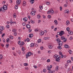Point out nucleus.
Wrapping results in <instances>:
<instances>
[{"instance_id":"obj_6","label":"nucleus","mask_w":73,"mask_h":73,"mask_svg":"<svg viewBox=\"0 0 73 73\" xmlns=\"http://www.w3.org/2000/svg\"><path fill=\"white\" fill-rule=\"evenodd\" d=\"M21 1L20 0H17L16 1V3L17 5H19V4H20Z\"/></svg>"},{"instance_id":"obj_30","label":"nucleus","mask_w":73,"mask_h":73,"mask_svg":"<svg viewBox=\"0 0 73 73\" xmlns=\"http://www.w3.org/2000/svg\"><path fill=\"white\" fill-rule=\"evenodd\" d=\"M61 46H58V49H62V47H61Z\"/></svg>"},{"instance_id":"obj_55","label":"nucleus","mask_w":73,"mask_h":73,"mask_svg":"<svg viewBox=\"0 0 73 73\" xmlns=\"http://www.w3.org/2000/svg\"><path fill=\"white\" fill-rule=\"evenodd\" d=\"M40 23H41V20H38V24H40Z\"/></svg>"},{"instance_id":"obj_36","label":"nucleus","mask_w":73,"mask_h":73,"mask_svg":"<svg viewBox=\"0 0 73 73\" xmlns=\"http://www.w3.org/2000/svg\"><path fill=\"white\" fill-rule=\"evenodd\" d=\"M23 45H24V42H22L21 43V46H23Z\"/></svg>"},{"instance_id":"obj_53","label":"nucleus","mask_w":73,"mask_h":73,"mask_svg":"<svg viewBox=\"0 0 73 73\" xmlns=\"http://www.w3.org/2000/svg\"><path fill=\"white\" fill-rule=\"evenodd\" d=\"M48 19H50V18H51V16L50 15H49L48 16Z\"/></svg>"},{"instance_id":"obj_54","label":"nucleus","mask_w":73,"mask_h":73,"mask_svg":"<svg viewBox=\"0 0 73 73\" xmlns=\"http://www.w3.org/2000/svg\"><path fill=\"white\" fill-rule=\"evenodd\" d=\"M43 49H44V47L42 46L40 47V49H41V50H43Z\"/></svg>"},{"instance_id":"obj_16","label":"nucleus","mask_w":73,"mask_h":73,"mask_svg":"<svg viewBox=\"0 0 73 73\" xmlns=\"http://www.w3.org/2000/svg\"><path fill=\"white\" fill-rule=\"evenodd\" d=\"M59 46H62V45L63 44L62 42L61 41H60L59 42Z\"/></svg>"},{"instance_id":"obj_51","label":"nucleus","mask_w":73,"mask_h":73,"mask_svg":"<svg viewBox=\"0 0 73 73\" xmlns=\"http://www.w3.org/2000/svg\"><path fill=\"white\" fill-rule=\"evenodd\" d=\"M7 28H10V26H9V25H7L6 26Z\"/></svg>"},{"instance_id":"obj_2","label":"nucleus","mask_w":73,"mask_h":73,"mask_svg":"<svg viewBox=\"0 0 73 73\" xmlns=\"http://www.w3.org/2000/svg\"><path fill=\"white\" fill-rule=\"evenodd\" d=\"M47 14H49L50 13L51 15H53L54 14V11L52 9H51V10H48L47 12Z\"/></svg>"},{"instance_id":"obj_24","label":"nucleus","mask_w":73,"mask_h":73,"mask_svg":"<svg viewBox=\"0 0 73 73\" xmlns=\"http://www.w3.org/2000/svg\"><path fill=\"white\" fill-rule=\"evenodd\" d=\"M65 13H69V10H66L65 11Z\"/></svg>"},{"instance_id":"obj_21","label":"nucleus","mask_w":73,"mask_h":73,"mask_svg":"<svg viewBox=\"0 0 73 73\" xmlns=\"http://www.w3.org/2000/svg\"><path fill=\"white\" fill-rule=\"evenodd\" d=\"M54 24L56 25H57V24H58V23H57V21L56 20H54Z\"/></svg>"},{"instance_id":"obj_3","label":"nucleus","mask_w":73,"mask_h":73,"mask_svg":"<svg viewBox=\"0 0 73 73\" xmlns=\"http://www.w3.org/2000/svg\"><path fill=\"white\" fill-rule=\"evenodd\" d=\"M32 55V52H29L27 53V55H26V57L27 58H28V57H30L31 55Z\"/></svg>"},{"instance_id":"obj_62","label":"nucleus","mask_w":73,"mask_h":73,"mask_svg":"<svg viewBox=\"0 0 73 73\" xmlns=\"http://www.w3.org/2000/svg\"><path fill=\"white\" fill-rule=\"evenodd\" d=\"M5 33H3V34H2V36L3 37H4V36H5Z\"/></svg>"},{"instance_id":"obj_33","label":"nucleus","mask_w":73,"mask_h":73,"mask_svg":"<svg viewBox=\"0 0 73 73\" xmlns=\"http://www.w3.org/2000/svg\"><path fill=\"white\" fill-rule=\"evenodd\" d=\"M10 39L9 38H7L6 39V42H8L10 41Z\"/></svg>"},{"instance_id":"obj_22","label":"nucleus","mask_w":73,"mask_h":73,"mask_svg":"<svg viewBox=\"0 0 73 73\" xmlns=\"http://www.w3.org/2000/svg\"><path fill=\"white\" fill-rule=\"evenodd\" d=\"M12 32H16V30L15 29H13L12 30Z\"/></svg>"},{"instance_id":"obj_60","label":"nucleus","mask_w":73,"mask_h":73,"mask_svg":"<svg viewBox=\"0 0 73 73\" xmlns=\"http://www.w3.org/2000/svg\"><path fill=\"white\" fill-rule=\"evenodd\" d=\"M27 40L28 42H29V39L28 38H27Z\"/></svg>"},{"instance_id":"obj_41","label":"nucleus","mask_w":73,"mask_h":73,"mask_svg":"<svg viewBox=\"0 0 73 73\" xmlns=\"http://www.w3.org/2000/svg\"><path fill=\"white\" fill-rule=\"evenodd\" d=\"M38 30L37 29H36L35 30V32H38Z\"/></svg>"},{"instance_id":"obj_15","label":"nucleus","mask_w":73,"mask_h":73,"mask_svg":"<svg viewBox=\"0 0 73 73\" xmlns=\"http://www.w3.org/2000/svg\"><path fill=\"white\" fill-rule=\"evenodd\" d=\"M69 34V35H73V32H72V31H69L68 32Z\"/></svg>"},{"instance_id":"obj_13","label":"nucleus","mask_w":73,"mask_h":73,"mask_svg":"<svg viewBox=\"0 0 73 73\" xmlns=\"http://www.w3.org/2000/svg\"><path fill=\"white\" fill-rule=\"evenodd\" d=\"M26 27L28 28V29H30L31 28V26L28 24H27L26 25Z\"/></svg>"},{"instance_id":"obj_34","label":"nucleus","mask_w":73,"mask_h":73,"mask_svg":"<svg viewBox=\"0 0 73 73\" xmlns=\"http://www.w3.org/2000/svg\"><path fill=\"white\" fill-rule=\"evenodd\" d=\"M30 3L31 4H33L34 3V0H31Z\"/></svg>"},{"instance_id":"obj_44","label":"nucleus","mask_w":73,"mask_h":73,"mask_svg":"<svg viewBox=\"0 0 73 73\" xmlns=\"http://www.w3.org/2000/svg\"><path fill=\"white\" fill-rule=\"evenodd\" d=\"M61 40H64L65 38L63 36H61Z\"/></svg>"},{"instance_id":"obj_59","label":"nucleus","mask_w":73,"mask_h":73,"mask_svg":"<svg viewBox=\"0 0 73 73\" xmlns=\"http://www.w3.org/2000/svg\"><path fill=\"white\" fill-rule=\"evenodd\" d=\"M57 30V27L55 28L54 29V31H56Z\"/></svg>"},{"instance_id":"obj_57","label":"nucleus","mask_w":73,"mask_h":73,"mask_svg":"<svg viewBox=\"0 0 73 73\" xmlns=\"http://www.w3.org/2000/svg\"><path fill=\"white\" fill-rule=\"evenodd\" d=\"M31 23H32V24L34 23V21H33V20H31Z\"/></svg>"},{"instance_id":"obj_56","label":"nucleus","mask_w":73,"mask_h":73,"mask_svg":"<svg viewBox=\"0 0 73 73\" xmlns=\"http://www.w3.org/2000/svg\"><path fill=\"white\" fill-rule=\"evenodd\" d=\"M63 41L66 42V39L64 38V39H63Z\"/></svg>"},{"instance_id":"obj_14","label":"nucleus","mask_w":73,"mask_h":73,"mask_svg":"<svg viewBox=\"0 0 73 73\" xmlns=\"http://www.w3.org/2000/svg\"><path fill=\"white\" fill-rule=\"evenodd\" d=\"M65 48H69V46H68V45H67V44H65L64 45V46Z\"/></svg>"},{"instance_id":"obj_5","label":"nucleus","mask_w":73,"mask_h":73,"mask_svg":"<svg viewBox=\"0 0 73 73\" xmlns=\"http://www.w3.org/2000/svg\"><path fill=\"white\" fill-rule=\"evenodd\" d=\"M58 33L59 34L60 36H62V35H63V34H64V32L63 31H61L60 32H58Z\"/></svg>"},{"instance_id":"obj_27","label":"nucleus","mask_w":73,"mask_h":73,"mask_svg":"<svg viewBox=\"0 0 73 73\" xmlns=\"http://www.w3.org/2000/svg\"><path fill=\"white\" fill-rule=\"evenodd\" d=\"M13 17L14 18H16V13H14L13 15Z\"/></svg>"},{"instance_id":"obj_39","label":"nucleus","mask_w":73,"mask_h":73,"mask_svg":"<svg viewBox=\"0 0 73 73\" xmlns=\"http://www.w3.org/2000/svg\"><path fill=\"white\" fill-rule=\"evenodd\" d=\"M39 8H40V9L42 10V8H43V7L42 6H40L39 7Z\"/></svg>"},{"instance_id":"obj_4","label":"nucleus","mask_w":73,"mask_h":73,"mask_svg":"<svg viewBox=\"0 0 73 73\" xmlns=\"http://www.w3.org/2000/svg\"><path fill=\"white\" fill-rule=\"evenodd\" d=\"M35 13H36V10H35L34 11H33L31 12V14L32 16H35Z\"/></svg>"},{"instance_id":"obj_18","label":"nucleus","mask_w":73,"mask_h":73,"mask_svg":"<svg viewBox=\"0 0 73 73\" xmlns=\"http://www.w3.org/2000/svg\"><path fill=\"white\" fill-rule=\"evenodd\" d=\"M23 20L25 22H27V18H24L23 19Z\"/></svg>"},{"instance_id":"obj_38","label":"nucleus","mask_w":73,"mask_h":73,"mask_svg":"<svg viewBox=\"0 0 73 73\" xmlns=\"http://www.w3.org/2000/svg\"><path fill=\"white\" fill-rule=\"evenodd\" d=\"M49 38H48V37H44V40H48V39H49Z\"/></svg>"},{"instance_id":"obj_29","label":"nucleus","mask_w":73,"mask_h":73,"mask_svg":"<svg viewBox=\"0 0 73 73\" xmlns=\"http://www.w3.org/2000/svg\"><path fill=\"white\" fill-rule=\"evenodd\" d=\"M41 39H39L38 40L37 42L38 43H40V42H41Z\"/></svg>"},{"instance_id":"obj_49","label":"nucleus","mask_w":73,"mask_h":73,"mask_svg":"<svg viewBox=\"0 0 73 73\" xmlns=\"http://www.w3.org/2000/svg\"><path fill=\"white\" fill-rule=\"evenodd\" d=\"M51 28L52 29H53L54 28V26H52L51 27Z\"/></svg>"},{"instance_id":"obj_12","label":"nucleus","mask_w":73,"mask_h":73,"mask_svg":"<svg viewBox=\"0 0 73 73\" xmlns=\"http://www.w3.org/2000/svg\"><path fill=\"white\" fill-rule=\"evenodd\" d=\"M58 70H59V67H58V66H57L56 67L55 70L56 71H58Z\"/></svg>"},{"instance_id":"obj_37","label":"nucleus","mask_w":73,"mask_h":73,"mask_svg":"<svg viewBox=\"0 0 73 73\" xmlns=\"http://www.w3.org/2000/svg\"><path fill=\"white\" fill-rule=\"evenodd\" d=\"M15 8L17 9H18V6H17V5H15Z\"/></svg>"},{"instance_id":"obj_58","label":"nucleus","mask_w":73,"mask_h":73,"mask_svg":"<svg viewBox=\"0 0 73 73\" xmlns=\"http://www.w3.org/2000/svg\"><path fill=\"white\" fill-rule=\"evenodd\" d=\"M72 39H73V38L72 36H70V40H72Z\"/></svg>"},{"instance_id":"obj_7","label":"nucleus","mask_w":73,"mask_h":73,"mask_svg":"<svg viewBox=\"0 0 73 73\" xmlns=\"http://www.w3.org/2000/svg\"><path fill=\"white\" fill-rule=\"evenodd\" d=\"M34 46H35V44L34 43H32L30 44V46L31 47V48H33L34 47Z\"/></svg>"},{"instance_id":"obj_11","label":"nucleus","mask_w":73,"mask_h":73,"mask_svg":"<svg viewBox=\"0 0 73 73\" xmlns=\"http://www.w3.org/2000/svg\"><path fill=\"white\" fill-rule=\"evenodd\" d=\"M33 36V34H31L29 35V37L30 38H32Z\"/></svg>"},{"instance_id":"obj_61","label":"nucleus","mask_w":73,"mask_h":73,"mask_svg":"<svg viewBox=\"0 0 73 73\" xmlns=\"http://www.w3.org/2000/svg\"><path fill=\"white\" fill-rule=\"evenodd\" d=\"M60 11H62V7L61 6H60Z\"/></svg>"},{"instance_id":"obj_46","label":"nucleus","mask_w":73,"mask_h":73,"mask_svg":"<svg viewBox=\"0 0 73 73\" xmlns=\"http://www.w3.org/2000/svg\"><path fill=\"white\" fill-rule=\"evenodd\" d=\"M48 73H53V71L52 70H50L48 71Z\"/></svg>"},{"instance_id":"obj_40","label":"nucleus","mask_w":73,"mask_h":73,"mask_svg":"<svg viewBox=\"0 0 73 73\" xmlns=\"http://www.w3.org/2000/svg\"><path fill=\"white\" fill-rule=\"evenodd\" d=\"M68 52H69V54H71L72 53V50H70Z\"/></svg>"},{"instance_id":"obj_9","label":"nucleus","mask_w":73,"mask_h":73,"mask_svg":"<svg viewBox=\"0 0 73 73\" xmlns=\"http://www.w3.org/2000/svg\"><path fill=\"white\" fill-rule=\"evenodd\" d=\"M40 36H43L44 35V32L43 31H42L40 33Z\"/></svg>"},{"instance_id":"obj_42","label":"nucleus","mask_w":73,"mask_h":73,"mask_svg":"<svg viewBox=\"0 0 73 73\" xmlns=\"http://www.w3.org/2000/svg\"><path fill=\"white\" fill-rule=\"evenodd\" d=\"M21 42L20 41H19L18 42V44H19V45H20L21 44Z\"/></svg>"},{"instance_id":"obj_26","label":"nucleus","mask_w":73,"mask_h":73,"mask_svg":"<svg viewBox=\"0 0 73 73\" xmlns=\"http://www.w3.org/2000/svg\"><path fill=\"white\" fill-rule=\"evenodd\" d=\"M60 59L58 58H56V61H57V62H59V61H60Z\"/></svg>"},{"instance_id":"obj_19","label":"nucleus","mask_w":73,"mask_h":73,"mask_svg":"<svg viewBox=\"0 0 73 73\" xmlns=\"http://www.w3.org/2000/svg\"><path fill=\"white\" fill-rule=\"evenodd\" d=\"M37 19H40V17H41V15L38 14L37 15Z\"/></svg>"},{"instance_id":"obj_31","label":"nucleus","mask_w":73,"mask_h":73,"mask_svg":"<svg viewBox=\"0 0 73 73\" xmlns=\"http://www.w3.org/2000/svg\"><path fill=\"white\" fill-rule=\"evenodd\" d=\"M23 65L24 66H28V64L27 63H25Z\"/></svg>"},{"instance_id":"obj_10","label":"nucleus","mask_w":73,"mask_h":73,"mask_svg":"<svg viewBox=\"0 0 73 73\" xmlns=\"http://www.w3.org/2000/svg\"><path fill=\"white\" fill-rule=\"evenodd\" d=\"M48 49H52L53 48V46L51 45H49L48 46Z\"/></svg>"},{"instance_id":"obj_63","label":"nucleus","mask_w":73,"mask_h":73,"mask_svg":"<svg viewBox=\"0 0 73 73\" xmlns=\"http://www.w3.org/2000/svg\"><path fill=\"white\" fill-rule=\"evenodd\" d=\"M5 3H6L5 1H3L2 2V4H5Z\"/></svg>"},{"instance_id":"obj_43","label":"nucleus","mask_w":73,"mask_h":73,"mask_svg":"<svg viewBox=\"0 0 73 73\" xmlns=\"http://www.w3.org/2000/svg\"><path fill=\"white\" fill-rule=\"evenodd\" d=\"M1 11H2V12H3V8H2V7H1V8H0V12H1Z\"/></svg>"},{"instance_id":"obj_17","label":"nucleus","mask_w":73,"mask_h":73,"mask_svg":"<svg viewBox=\"0 0 73 73\" xmlns=\"http://www.w3.org/2000/svg\"><path fill=\"white\" fill-rule=\"evenodd\" d=\"M69 24H70V22H69V21H67L66 22V25L68 26V25H69Z\"/></svg>"},{"instance_id":"obj_23","label":"nucleus","mask_w":73,"mask_h":73,"mask_svg":"<svg viewBox=\"0 0 73 73\" xmlns=\"http://www.w3.org/2000/svg\"><path fill=\"white\" fill-rule=\"evenodd\" d=\"M53 57L54 58H57V55L55 54L53 56Z\"/></svg>"},{"instance_id":"obj_28","label":"nucleus","mask_w":73,"mask_h":73,"mask_svg":"<svg viewBox=\"0 0 73 73\" xmlns=\"http://www.w3.org/2000/svg\"><path fill=\"white\" fill-rule=\"evenodd\" d=\"M26 5V2L25 1H23V6H25Z\"/></svg>"},{"instance_id":"obj_32","label":"nucleus","mask_w":73,"mask_h":73,"mask_svg":"<svg viewBox=\"0 0 73 73\" xmlns=\"http://www.w3.org/2000/svg\"><path fill=\"white\" fill-rule=\"evenodd\" d=\"M17 33L16 32H15L14 33V35L15 36H17Z\"/></svg>"},{"instance_id":"obj_1","label":"nucleus","mask_w":73,"mask_h":73,"mask_svg":"<svg viewBox=\"0 0 73 73\" xmlns=\"http://www.w3.org/2000/svg\"><path fill=\"white\" fill-rule=\"evenodd\" d=\"M2 8L3 11V12H5V10H7V9H8L7 6L5 5H3V7Z\"/></svg>"},{"instance_id":"obj_8","label":"nucleus","mask_w":73,"mask_h":73,"mask_svg":"<svg viewBox=\"0 0 73 73\" xmlns=\"http://www.w3.org/2000/svg\"><path fill=\"white\" fill-rule=\"evenodd\" d=\"M4 30V27L3 26H0V30L2 31Z\"/></svg>"},{"instance_id":"obj_20","label":"nucleus","mask_w":73,"mask_h":73,"mask_svg":"<svg viewBox=\"0 0 73 73\" xmlns=\"http://www.w3.org/2000/svg\"><path fill=\"white\" fill-rule=\"evenodd\" d=\"M9 37L10 39H13V36H9Z\"/></svg>"},{"instance_id":"obj_35","label":"nucleus","mask_w":73,"mask_h":73,"mask_svg":"<svg viewBox=\"0 0 73 73\" xmlns=\"http://www.w3.org/2000/svg\"><path fill=\"white\" fill-rule=\"evenodd\" d=\"M22 50L24 52V50H25V48L24 47H22Z\"/></svg>"},{"instance_id":"obj_25","label":"nucleus","mask_w":73,"mask_h":73,"mask_svg":"<svg viewBox=\"0 0 73 73\" xmlns=\"http://www.w3.org/2000/svg\"><path fill=\"white\" fill-rule=\"evenodd\" d=\"M56 41H57V42H58L59 43L60 42H61L60 39L59 38L57 39H56Z\"/></svg>"},{"instance_id":"obj_48","label":"nucleus","mask_w":73,"mask_h":73,"mask_svg":"<svg viewBox=\"0 0 73 73\" xmlns=\"http://www.w3.org/2000/svg\"><path fill=\"white\" fill-rule=\"evenodd\" d=\"M9 46V44H7L6 47V48H8V46Z\"/></svg>"},{"instance_id":"obj_45","label":"nucleus","mask_w":73,"mask_h":73,"mask_svg":"<svg viewBox=\"0 0 73 73\" xmlns=\"http://www.w3.org/2000/svg\"><path fill=\"white\" fill-rule=\"evenodd\" d=\"M3 58V55H0V59H2Z\"/></svg>"},{"instance_id":"obj_52","label":"nucleus","mask_w":73,"mask_h":73,"mask_svg":"<svg viewBox=\"0 0 73 73\" xmlns=\"http://www.w3.org/2000/svg\"><path fill=\"white\" fill-rule=\"evenodd\" d=\"M41 60H45V57H44L43 58H41Z\"/></svg>"},{"instance_id":"obj_50","label":"nucleus","mask_w":73,"mask_h":73,"mask_svg":"<svg viewBox=\"0 0 73 73\" xmlns=\"http://www.w3.org/2000/svg\"><path fill=\"white\" fill-rule=\"evenodd\" d=\"M68 63H71L72 62H71V60H68Z\"/></svg>"},{"instance_id":"obj_64","label":"nucleus","mask_w":73,"mask_h":73,"mask_svg":"<svg viewBox=\"0 0 73 73\" xmlns=\"http://www.w3.org/2000/svg\"><path fill=\"white\" fill-rule=\"evenodd\" d=\"M46 4L47 5H49V2H46Z\"/></svg>"},{"instance_id":"obj_47","label":"nucleus","mask_w":73,"mask_h":73,"mask_svg":"<svg viewBox=\"0 0 73 73\" xmlns=\"http://www.w3.org/2000/svg\"><path fill=\"white\" fill-rule=\"evenodd\" d=\"M70 29L69 27H67L66 28V30L67 31H69Z\"/></svg>"}]
</instances>
